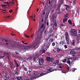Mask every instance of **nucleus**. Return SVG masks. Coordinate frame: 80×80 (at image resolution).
I'll list each match as a JSON object with an SVG mask.
<instances>
[{"label":"nucleus","mask_w":80,"mask_h":80,"mask_svg":"<svg viewBox=\"0 0 80 80\" xmlns=\"http://www.w3.org/2000/svg\"><path fill=\"white\" fill-rule=\"evenodd\" d=\"M73 50H79V49H78V48H75L74 49H72Z\"/></svg>","instance_id":"52"},{"label":"nucleus","mask_w":80,"mask_h":80,"mask_svg":"<svg viewBox=\"0 0 80 80\" xmlns=\"http://www.w3.org/2000/svg\"><path fill=\"white\" fill-rule=\"evenodd\" d=\"M64 6L66 7L65 10L66 11L68 10V8L69 9L70 8V6L67 4H64Z\"/></svg>","instance_id":"10"},{"label":"nucleus","mask_w":80,"mask_h":80,"mask_svg":"<svg viewBox=\"0 0 80 80\" xmlns=\"http://www.w3.org/2000/svg\"><path fill=\"white\" fill-rule=\"evenodd\" d=\"M78 57L76 56L75 57V60H78Z\"/></svg>","instance_id":"42"},{"label":"nucleus","mask_w":80,"mask_h":80,"mask_svg":"<svg viewBox=\"0 0 80 80\" xmlns=\"http://www.w3.org/2000/svg\"><path fill=\"white\" fill-rule=\"evenodd\" d=\"M73 3H74V5H75V0H73Z\"/></svg>","instance_id":"51"},{"label":"nucleus","mask_w":80,"mask_h":80,"mask_svg":"<svg viewBox=\"0 0 80 80\" xmlns=\"http://www.w3.org/2000/svg\"><path fill=\"white\" fill-rule=\"evenodd\" d=\"M63 3H62V2H60V4L58 5L57 9H58V10H60V8L61 7V5H62Z\"/></svg>","instance_id":"11"},{"label":"nucleus","mask_w":80,"mask_h":80,"mask_svg":"<svg viewBox=\"0 0 80 80\" xmlns=\"http://www.w3.org/2000/svg\"><path fill=\"white\" fill-rule=\"evenodd\" d=\"M78 43H79V39L77 40L76 41V44L78 45Z\"/></svg>","instance_id":"33"},{"label":"nucleus","mask_w":80,"mask_h":80,"mask_svg":"<svg viewBox=\"0 0 80 80\" xmlns=\"http://www.w3.org/2000/svg\"><path fill=\"white\" fill-rule=\"evenodd\" d=\"M68 22L69 23V24H70V25H72V20L69 19L68 21Z\"/></svg>","instance_id":"24"},{"label":"nucleus","mask_w":80,"mask_h":80,"mask_svg":"<svg viewBox=\"0 0 80 80\" xmlns=\"http://www.w3.org/2000/svg\"><path fill=\"white\" fill-rule=\"evenodd\" d=\"M50 42H53V39L51 38H50Z\"/></svg>","instance_id":"32"},{"label":"nucleus","mask_w":80,"mask_h":80,"mask_svg":"<svg viewBox=\"0 0 80 80\" xmlns=\"http://www.w3.org/2000/svg\"><path fill=\"white\" fill-rule=\"evenodd\" d=\"M16 67H18H18H19V65L18 64V63H16Z\"/></svg>","instance_id":"43"},{"label":"nucleus","mask_w":80,"mask_h":80,"mask_svg":"<svg viewBox=\"0 0 80 80\" xmlns=\"http://www.w3.org/2000/svg\"><path fill=\"white\" fill-rule=\"evenodd\" d=\"M72 26L73 27H75V23H73L72 24Z\"/></svg>","instance_id":"57"},{"label":"nucleus","mask_w":80,"mask_h":80,"mask_svg":"<svg viewBox=\"0 0 80 80\" xmlns=\"http://www.w3.org/2000/svg\"><path fill=\"white\" fill-rule=\"evenodd\" d=\"M43 25H42L40 27V28H39L38 29V32H40V30H41V29H42V28H43Z\"/></svg>","instance_id":"22"},{"label":"nucleus","mask_w":80,"mask_h":80,"mask_svg":"<svg viewBox=\"0 0 80 80\" xmlns=\"http://www.w3.org/2000/svg\"><path fill=\"white\" fill-rule=\"evenodd\" d=\"M60 2L63 3V2H64V0H60Z\"/></svg>","instance_id":"41"},{"label":"nucleus","mask_w":80,"mask_h":80,"mask_svg":"<svg viewBox=\"0 0 80 80\" xmlns=\"http://www.w3.org/2000/svg\"><path fill=\"white\" fill-rule=\"evenodd\" d=\"M23 80H29L28 79H24Z\"/></svg>","instance_id":"64"},{"label":"nucleus","mask_w":80,"mask_h":80,"mask_svg":"<svg viewBox=\"0 0 80 80\" xmlns=\"http://www.w3.org/2000/svg\"><path fill=\"white\" fill-rule=\"evenodd\" d=\"M44 31V30L43 29H42V33H43Z\"/></svg>","instance_id":"62"},{"label":"nucleus","mask_w":80,"mask_h":80,"mask_svg":"<svg viewBox=\"0 0 80 80\" xmlns=\"http://www.w3.org/2000/svg\"><path fill=\"white\" fill-rule=\"evenodd\" d=\"M4 80H8V78H4Z\"/></svg>","instance_id":"63"},{"label":"nucleus","mask_w":80,"mask_h":80,"mask_svg":"<svg viewBox=\"0 0 80 80\" xmlns=\"http://www.w3.org/2000/svg\"><path fill=\"white\" fill-rule=\"evenodd\" d=\"M24 35L25 37H26V38H29V36L27 35L26 34H24Z\"/></svg>","instance_id":"34"},{"label":"nucleus","mask_w":80,"mask_h":80,"mask_svg":"<svg viewBox=\"0 0 80 80\" xmlns=\"http://www.w3.org/2000/svg\"><path fill=\"white\" fill-rule=\"evenodd\" d=\"M76 52L75 51H73V50H71L70 51V54L73 56V57H75Z\"/></svg>","instance_id":"7"},{"label":"nucleus","mask_w":80,"mask_h":80,"mask_svg":"<svg viewBox=\"0 0 80 80\" xmlns=\"http://www.w3.org/2000/svg\"><path fill=\"white\" fill-rule=\"evenodd\" d=\"M17 73H18L17 72H15L14 73V75H15L16 74H17Z\"/></svg>","instance_id":"54"},{"label":"nucleus","mask_w":80,"mask_h":80,"mask_svg":"<svg viewBox=\"0 0 80 80\" xmlns=\"http://www.w3.org/2000/svg\"><path fill=\"white\" fill-rule=\"evenodd\" d=\"M52 25L53 27H57V21L55 19L53 20V21Z\"/></svg>","instance_id":"9"},{"label":"nucleus","mask_w":80,"mask_h":80,"mask_svg":"<svg viewBox=\"0 0 80 80\" xmlns=\"http://www.w3.org/2000/svg\"><path fill=\"white\" fill-rule=\"evenodd\" d=\"M40 42H41V41H40V40H39L38 41H37V42L36 43H35L34 44V46H33V48H35L36 47H37L38 45H39V43H40Z\"/></svg>","instance_id":"8"},{"label":"nucleus","mask_w":80,"mask_h":80,"mask_svg":"<svg viewBox=\"0 0 80 80\" xmlns=\"http://www.w3.org/2000/svg\"><path fill=\"white\" fill-rule=\"evenodd\" d=\"M46 25H48H48H49L48 22H47Z\"/></svg>","instance_id":"61"},{"label":"nucleus","mask_w":80,"mask_h":80,"mask_svg":"<svg viewBox=\"0 0 80 80\" xmlns=\"http://www.w3.org/2000/svg\"><path fill=\"white\" fill-rule=\"evenodd\" d=\"M60 44H61L62 45H63V43H64V42H61V41L60 42Z\"/></svg>","instance_id":"47"},{"label":"nucleus","mask_w":80,"mask_h":80,"mask_svg":"<svg viewBox=\"0 0 80 80\" xmlns=\"http://www.w3.org/2000/svg\"><path fill=\"white\" fill-rule=\"evenodd\" d=\"M4 40H5V42H8V40H7V39H4Z\"/></svg>","instance_id":"56"},{"label":"nucleus","mask_w":80,"mask_h":80,"mask_svg":"<svg viewBox=\"0 0 80 80\" xmlns=\"http://www.w3.org/2000/svg\"><path fill=\"white\" fill-rule=\"evenodd\" d=\"M4 4H7V5H10L12 3V2H10L9 3L8 2H4Z\"/></svg>","instance_id":"26"},{"label":"nucleus","mask_w":80,"mask_h":80,"mask_svg":"<svg viewBox=\"0 0 80 80\" xmlns=\"http://www.w3.org/2000/svg\"><path fill=\"white\" fill-rule=\"evenodd\" d=\"M67 62V59H64L62 61V62L63 63H65Z\"/></svg>","instance_id":"29"},{"label":"nucleus","mask_w":80,"mask_h":80,"mask_svg":"<svg viewBox=\"0 0 80 80\" xmlns=\"http://www.w3.org/2000/svg\"><path fill=\"white\" fill-rule=\"evenodd\" d=\"M70 33L71 36L72 37H77V31L75 29H72Z\"/></svg>","instance_id":"3"},{"label":"nucleus","mask_w":80,"mask_h":80,"mask_svg":"<svg viewBox=\"0 0 80 80\" xmlns=\"http://www.w3.org/2000/svg\"><path fill=\"white\" fill-rule=\"evenodd\" d=\"M71 44L72 46H75V40L73 39L72 41V42H71Z\"/></svg>","instance_id":"13"},{"label":"nucleus","mask_w":80,"mask_h":80,"mask_svg":"<svg viewBox=\"0 0 80 80\" xmlns=\"http://www.w3.org/2000/svg\"><path fill=\"white\" fill-rule=\"evenodd\" d=\"M10 17V16H5L4 17V18H9Z\"/></svg>","instance_id":"38"},{"label":"nucleus","mask_w":80,"mask_h":80,"mask_svg":"<svg viewBox=\"0 0 80 80\" xmlns=\"http://www.w3.org/2000/svg\"><path fill=\"white\" fill-rule=\"evenodd\" d=\"M52 45L53 46V47H54L55 45V43L54 42H52Z\"/></svg>","instance_id":"37"},{"label":"nucleus","mask_w":80,"mask_h":80,"mask_svg":"<svg viewBox=\"0 0 80 80\" xmlns=\"http://www.w3.org/2000/svg\"><path fill=\"white\" fill-rule=\"evenodd\" d=\"M61 72L62 73H67L68 72H67V71H65L64 70H63L62 69H61Z\"/></svg>","instance_id":"15"},{"label":"nucleus","mask_w":80,"mask_h":80,"mask_svg":"<svg viewBox=\"0 0 80 80\" xmlns=\"http://www.w3.org/2000/svg\"><path fill=\"white\" fill-rule=\"evenodd\" d=\"M22 50L23 51V52H26V51L28 50V48H23Z\"/></svg>","instance_id":"19"},{"label":"nucleus","mask_w":80,"mask_h":80,"mask_svg":"<svg viewBox=\"0 0 80 80\" xmlns=\"http://www.w3.org/2000/svg\"><path fill=\"white\" fill-rule=\"evenodd\" d=\"M53 29H51V32H53V30H57V27H55V26H53Z\"/></svg>","instance_id":"12"},{"label":"nucleus","mask_w":80,"mask_h":80,"mask_svg":"<svg viewBox=\"0 0 80 80\" xmlns=\"http://www.w3.org/2000/svg\"><path fill=\"white\" fill-rule=\"evenodd\" d=\"M45 52H46V51L45 50V49H43V50H42V53H45Z\"/></svg>","instance_id":"45"},{"label":"nucleus","mask_w":80,"mask_h":80,"mask_svg":"<svg viewBox=\"0 0 80 80\" xmlns=\"http://www.w3.org/2000/svg\"><path fill=\"white\" fill-rule=\"evenodd\" d=\"M14 62L15 64H16V63H17V61H16V60L14 59Z\"/></svg>","instance_id":"46"},{"label":"nucleus","mask_w":80,"mask_h":80,"mask_svg":"<svg viewBox=\"0 0 80 80\" xmlns=\"http://www.w3.org/2000/svg\"><path fill=\"white\" fill-rule=\"evenodd\" d=\"M9 67L12 70L13 69V66H14V65H11V64H9Z\"/></svg>","instance_id":"25"},{"label":"nucleus","mask_w":80,"mask_h":80,"mask_svg":"<svg viewBox=\"0 0 80 80\" xmlns=\"http://www.w3.org/2000/svg\"><path fill=\"white\" fill-rule=\"evenodd\" d=\"M44 59L41 58L39 59V65H43V62H44Z\"/></svg>","instance_id":"6"},{"label":"nucleus","mask_w":80,"mask_h":80,"mask_svg":"<svg viewBox=\"0 0 80 80\" xmlns=\"http://www.w3.org/2000/svg\"><path fill=\"white\" fill-rule=\"evenodd\" d=\"M66 40L67 44L69 45L70 44V42H69V38H66Z\"/></svg>","instance_id":"14"},{"label":"nucleus","mask_w":80,"mask_h":80,"mask_svg":"<svg viewBox=\"0 0 80 80\" xmlns=\"http://www.w3.org/2000/svg\"><path fill=\"white\" fill-rule=\"evenodd\" d=\"M4 78H8V77H7V75H5L4 76Z\"/></svg>","instance_id":"50"},{"label":"nucleus","mask_w":80,"mask_h":80,"mask_svg":"<svg viewBox=\"0 0 80 80\" xmlns=\"http://www.w3.org/2000/svg\"><path fill=\"white\" fill-rule=\"evenodd\" d=\"M59 68H62V66H59Z\"/></svg>","instance_id":"58"},{"label":"nucleus","mask_w":80,"mask_h":80,"mask_svg":"<svg viewBox=\"0 0 80 80\" xmlns=\"http://www.w3.org/2000/svg\"><path fill=\"white\" fill-rule=\"evenodd\" d=\"M39 54H37L35 56H31L30 55L26 59V61H28L29 60H33L34 61H35L37 59V58L39 57Z\"/></svg>","instance_id":"2"},{"label":"nucleus","mask_w":80,"mask_h":80,"mask_svg":"<svg viewBox=\"0 0 80 80\" xmlns=\"http://www.w3.org/2000/svg\"><path fill=\"white\" fill-rule=\"evenodd\" d=\"M3 54L4 56H2V58H4V57H7L8 58V59H9V57H10V55H9V54H8V52L7 53L6 52H4Z\"/></svg>","instance_id":"5"},{"label":"nucleus","mask_w":80,"mask_h":80,"mask_svg":"<svg viewBox=\"0 0 80 80\" xmlns=\"http://www.w3.org/2000/svg\"><path fill=\"white\" fill-rule=\"evenodd\" d=\"M47 17H45V20L44 22V24H46V23H47Z\"/></svg>","instance_id":"21"},{"label":"nucleus","mask_w":80,"mask_h":80,"mask_svg":"<svg viewBox=\"0 0 80 80\" xmlns=\"http://www.w3.org/2000/svg\"><path fill=\"white\" fill-rule=\"evenodd\" d=\"M9 64H11V65H14V64L13 63V62H9Z\"/></svg>","instance_id":"39"},{"label":"nucleus","mask_w":80,"mask_h":80,"mask_svg":"<svg viewBox=\"0 0 80 80\" xmlns=\"http://www.w3.org/2000/svg\"><path fill=\"white\" fill-rule=\"evenodd\" d=\"M55 43H56V44H57V45H58V42H57V41H56L55 42Z\"/></svg>","instance_id":"59"},{"label":"nucleus","mask_w":80,"mask_h":80,"mask_svg":"<svg viewBox=\"0 0 80 80\" xmlns=\"http://www.w3.org/2000/svg\"><path fill=\"white\" fill-rule=\"evenodd\" d=\"M63 23H65V22H67V20H68V19H67V18H64L63 20Z\"/></svg>","instance_id":"23"},{"label":"nucleus","mask_w":80,"mask_h":80,"mask_svg":"<svg viewBox=\"0 0 80 80\" xmlns=\"http://www.w3.org/2000/svg\"><path fill=\"white\" fill-rule=\"evenodd\" d=\"M18 68H17L15 69V70H14V72H18Z\"/></svg>","instance_id":"31"},{"label":"nucleus","mask_w":80,"mask_h":80,"mask_svg":"<svg viewBox=\"0 0 80 80\" xmlns=\"http://www.w3.org/2000/svg\"><path fill=\"white\" fill-rule=\"evenodd\" d=\"M65 36L66 38H69V36H68V32H66L65 33Z\"/></svg>","instance_id":"18"},{"label":"nucleus","mask_w":80,"mask_h":80,"mask_svg":"<svg viewBox=\"0 0 80 80\" xmlns=\"http://www.w3.org/2000/svg\"><path fill=\"white\" fill-rule=\"evenodd\" d=\"M15 52H16V54L17 55H18V54H19V52H18L16 51Z\"/></svg>","instance_id":"49"},{"label":"nucleus","mask_w":80,"mask_h":80,"mask_svg":"<svg viewBox=\"0 0 80 80\" xmlns=\"http://www.w3.org/2000/svg\"><path fill=\"white\" fill-rule=\"evenodd\" d=\"M42 14H43V15H45V12L44 11H43Z\"/></svg>","instance_id":"55"},{"label":"nucleus","mask_w":80,"mask_h":80,"mask_svg":"<svg viewBox=\"0 0 80 80\" xmlns=\"http://www.w3.org/2000/svg\"><path fill=\"white\" fill-rule=\"evenodd\" d=\"M46 59L48 62H52V61L53 60V58L52 57L50 58V57H48L46 58Z\"/></svg>","instance_id":"4"},{"label":"nucleus","mask_w":80,"mask_h":80,"mask_svg":"<svg viewBox=\"0 0 80 80\" xmlns=\"http://www.w3.org/2000/svg\"><path fill=\"white\" fill-rule=\"evenodd\" d=\"M67 63H68V64H70V63H71V62H70V61H67Z\"/></svg>","instance_id":"40"},{"label":"nucleus","mask_w":80,"mask_h":80,"mask_svg":"<svg viewBox=\"0 0 80 80\" xmlns=\"http://www.w3.org/2000/svg\"><path fill=\"white\" fill-rule=\"evenodd\" d=\"M13 12V10L12 9H10V10L9 11V13H12Z\"/></svg>","instance_id":"44"},{"label":"nucleus","mask_w":80,"mask_h":80,"mask_svg":"<svg viewBox=\"0 0 80 80\" xmlns=\"http://www.w3.org/2000/svg\"><path fill=\"white\" fill-rule=\"evenodd\" d=\"M22 43H23V44H24V45H27V44H28V43H27V42L25 43V42H23V41H22Z\"/></svg>","instance_id":"48"},{"label":"nucleus","mask_w":80,"mask_h":80,"mask_svg":"<svg viewBox=\"0 0 80 80\" xmlns=\"http://www.w3.org/2000/svg\"><path fill=\"white\" fill-rule=\"evenodd\" d=\"M52 70V68H50V69H48V71L47 72H46L45 73H42L41 74H40V75H38V74H37L36 72L34 73V77L36 78H38V77H41L42 76H43V75H47V73H48V72H53L54 70H56V69H54L52 70Z\"/></svg>","instance_id":"1"},{"label":"nucleus","mask_w":80,"mask_h":80,"mask_svg":"<svg viewBox=\"0 0 80 80\" xmlns=\"http://www.w3.org/2000/svg\"><path fill=\"white\" fill-rule=\"evenodd\" d=\"M59 62V61H58V60H57L56 63H58Z\"/></svg>","instance_id":"60"},{"label":"nucleus","mask_w":80,"mask_h":80,"mask_svg":"<svg viewBox=\"0 0 80 80\" xmlns=\"http://www.w3.org/2000/svg\"><path fill=\"white\" fill-rule=\"evenodd\" d=\"M7 5L5 4H2L1 7H7Z\"/></svg>","instance_id":"30"},{"label":"nucleus","mask_w":80,"mask_h":80,"mask_svg":"<svg viewBox=\"0 0 80 80\" xmlns=\"http://www.w3.org/2000/svg\"><path fill=\"white\" fill-rule=\"evenodd\" d=\"M64 47L65 49H66V48H68V46L67 45H64Z\"/></svg>","instance_id":"36"},{"label":"nucleus","mask_w":80,"mask_h":80,"mask_svg":"<svg viewBox=\"0 0 80 80\" xmlns=\"http://www.w3.org/2000/svg\"><path fill=\"white\" fill-rule=\"evenodd\" d=\"M49 13H50V11H47L46 14V16L45 17H47V18H48V15H49Z\"/></svg>","instance_id":"16"},{"label":"nucleus","mask_w":80,"mask_h":80,"mask_svg":"<svg viewBox=\"0 0 80 80\" xmlns=\"http://www.w3.org/2000/svg\"><path fill=\"white\" fill-rule=\"evenodd\" d=\"M67 70L68 71H67V72H68V71H69V70H70V68H69V67H67Z\"/></svg>","instance_id":"35"},{"label":"nucleus","mask_w":80,"mask_h":80,"mask_svg":"<svg viewBox=\"0 0 80 80\" xmlns=\"http://www.w3.org/2000/svg\"><path fill=\"white\" fill-rule=\"evenodd\" d=\"M61 42H64V40H62V39L61 40Z\"/></svg>","instance_id":"53"},{"label":"nucleus","mask_w":80,"mask_h":80,"mask_svg":"<svg viewBox=\"0 0 80 80\" xmlns=\"http://www.w3.org/2000/svg\"><path fill=\"white\" fill-rule=\"evenodd\" d=\"M23 70H25L26 72L27 71V68H25V67H23Z\"/></svg>","instance_id":"28"},{"label":"nucleus","mask_w":80,"mask_h":80,"mask_svg":"<svg viewBox=\"0 0 80 80\" xmlns=\"http://www.w3.org/2000/svg\"><path fill=\"white\" fill-rule=\"evenodd\" d=\"M56 48L57 49V51L58 52H59L60 50H62V49H60V48H58V47H57Z\"/></svg>","instance_id":"20"},{"label":"nucleus","mask_w":80,"mask_h":80,"mask_svg":"<svg viewBox=\"0 0 80 80\" xmlns=\"http://www.w3.org/2000/svg\"><path fill=\"white\" fill-rule=\"evenodd\" d=\"M17 78L18 80H23L22 77L21 76L17 77Z\"/></svg>","instance_id":"17"},{"label":"nucleus","mask_w":80,"mask_h":80,"mask_svg":"<svg viewBox=\"0 0 80 80\" xmlns=\"http://www.w3.org/2000/svg\"><path fill=\"white\" fill-rule=\"evenodd\" d=\"M68 15H69V14L67 13L64 16V18H67L68 17Z\"/></svg>","instance_id":"27"}]
</instances>
